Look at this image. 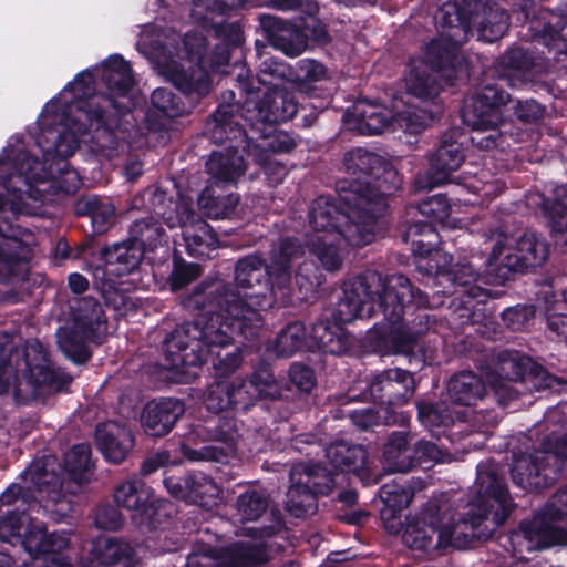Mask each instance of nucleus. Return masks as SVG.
<instances>
[{"label":"nucleus","instance_id":"nucleus-22","mask_svg":"<svg viewBox=\"0 0 567 567\" xmlns=\"http://www.w3.org/2000/svg\"><path fill=\"white\" fill-rule=\"evenodd\" d=\"M247 93L246 107L249 112L254 109L257 120L261 122H285L292 118L298 111L297 103L282 87L247 89Z\"/></svg>","mask_w":567,"mask_h":567},{"label":"nucleus","instance_id":"nucleus-21","mask_svg":"<svg viewBox=\"0 0 567 567\" xmlns=\"http://www.w3.org/2000/svg\"><path fill=\"white\" fill-rule=\"evenodd\" d=\"M433 228L425 223H417L409 226L404 239H411L412 250L417 255L416 267L426 275H446L452 276L450 265L451 255L440 250L430 249L427 245L432 244L430 238H434Z\"/></svg>","mask_w":567,"mask_h":567},{"label":"nucleus","instance_id":"nucleus-37","mask_svg":"<svg viewBox=\"0 0 567 567\" xmlns=\"http://www.w3.org/2000/svg\"><path fill=\"white\" fill-rule=\"evenodd\" d=\"M268 505V498L261 491L247 488L236 499L234 520L240 524L257 522Z\"/></svg>","mask_w":567,"mask_h":567},{"label":"nucleus","instance_id":"nucleus-29","mask_svg":"<svg viewBox=\"0 0 567 567\" xmlns=\"http://www.w3.org/2000/svg\"><path fill=\"white\" fill-rule=\"evenodd\" d=\"M184 413L182 403L173 399L148 402L141 414L144 431L152 436L167 434Z\"/></svg>","mask_w":567,"mask_h":567},{"label":"nucleus","instance_id":"nucleus-46","mask_svg":"<svg viewBox=\"0 0 567 567\" xmlns=\"http://www.w3.org/2000/svg\"><path fill=\"white\" fill-rule=\"evenodd\" d=\"M91 467V449L89 444H76L65 454L64 468L72 480L79 482L84 480L85 474Z\"/></svg>","mask_w":567,"mask_h":567},{"label":"nucleus","instance_id":"nucleus-8","mask_svg":"<svg viewBox=\"0 0 567 567\" xmlns=\"http://www.w3.org/2000/svg\"><path fill=\"white\" fill-rule=\"evenodd\" d=\"M70 382L71 377L52 368L39 341H28L21 357L12 339L0 334V393L24 403L62 391Z\"/></svg>","mask_w":567,"mask_h":567},{"label":"nucleus","instance_id":"nucleus-62","mask_svg":"<svg viewBox=\"0 0 567 567\" xmlns=\"http://www.w3.org/2000/svg\"><path fill=\"white\" fill-rule=\"evenodd\" d=\"M547 320L549 329L567 341V313H551Z\"/></svg>","mask_w":567,"mask_h":567},{"label":"nucleus","instance_id":"nucleus-27","mask_svg":"<svg viewBox=\"0 0 567 567\" xmlns=\"http://www.w3.org/2000/svg\"><path fill=\"white\" fill-rule=\"evenodd\" d=\"M374 399L385 400L389 405L408 401L414 391L413 377L401 369H391L375 377L370 386Z\"/></svg>","mask_w":567,"mask_h":567},{"label":"nucleus","instance_id":"nucleus-16","mask_svg":"<svg viewBox=\"0 0 567 567\" xmlns=\"http://www.w3.org/2000/svg\"><path fill=\"white\" fill-rule=\"evenodd\" d=\"M547 256L546 241L535 234H524L518 239L498 234L492 248L488 267L491 271L504 278L511 271L542 266Z\"/></svg>","mask_w":567,"mask_h":567},{"label":"nucleus","instance_id":"nucleus-40","mask_svg":"<svg viewBox=\"0 0 567 567\" xmlns=\"http://www.w3.org/2000/svg\"><path fill=\"white\" fill-rule=\"evenodd\" d=\"M312 337L324 352L342 354L352 346V338L340 326L319 322L312 328Z\"/></svg>","mask_w":567,"mask_h":567},{"label":"nucleus","instance_id":"nucleus-15","mask_svg":"<svg viewBox=\"0 0 567 567\" xmlns=\"http://www.w3.org/2000/svg\"><path fill=\"white\" fill-rule=\"evenodd\" d=\"M344 164L348 173L354 177L348 190L360 185L361 194L369 202H372L378 194L385 203V194H390L401 185L396 171L378 154L362 148L352 150L347 153ZM365 206L371 210L372 203Z\"/></svg>","mask_w":567,"mask_h":567},{"label":"nucleus","instance_id":"nucleus-50","mask_svg":"<svg viewBox=\"0 0 567 567\" xmlns=\"http://www.w3.org/2000/svg\"><path fill=\"white\" fill-rule=\"evenodd\" d=\"M153 105L168 117H175L184 112L178 99L166 89H156L152 94Z\"/></svg>","mask_w":567,"mask_h":567},{"label":"nucleus","instance_id":"nucleus-1","mask_svg":"<svg viewBox=\"0 0 567 567\" xmlns=\"http://www.w3.org/2000/svg\"><path fill=\"white\" fill-rule=\"evenodd\" d=\"M96 70L110 91L107 99L93 95L90 71L80 72L58 97L45 104L38 117L40 133L34 147L25 151L19 143L0 154V278L12 275L29 256L28 247L9 236L12 218L39 214L44 194L51 189L73 193L80 187V176L69 168L68 158L89 128L96 124L95 151L110 157L115 148L113 133L100 126L102 109L109 104L118 113L131 110L133 76L120 55L110 56Z\"/></svg>","mask_w":567,"mask_h":567},{"label":"nucleus","instance_id":"nucleus-30","mask_svg":"<svg viewBox=\"0 0 567 567\" xmlns=\"http://www.w3.org/2000/svg\"><path fill=\"white\" fill-rule=\"evenodd\" d=\"M413 495L414 492L411 487L396 483L385 484L381 487L380 496L384 502L381 517L385 529L391 534L400 532L402 522L398 514L410 505Z\"/></svg>","mask_w":567,"mask_h":567},{"label":"nucleus","instance_id":"nucleus-45","mask_svg":"<svg viewBox=\"0 0 567 567\" xmlns=\"http://www.w3.org/2000/svg\"><path fill=\"white\" fill-rule=\"evenodd\" d=\"M237 204L236 195L214 197L209 188L205 189L198 198V205L204 214L215 219L229 217Z\"/></svg>","mask_w":567,"mask_h":567},{"label":"nucleus","instance_id":"nucleus-25","mask_svg":"<svg viewBox=\"0 0 567 567\" xmlns=\"http://www.w3.org/2000/svg\"><path fill=\"white\" fill-rule=\"evenodd\" d=\"M427 61L412 60L405 84L409 94L421 99H433L441 91V83L436 79L439 71L447 72V68L435 55L426 53Z\"/></svg>","mask_w":567,"mask_h":567},{"label":"nucleus","instance_id":"nucleus-56","mask_svg":"<svg viewBox=\"0 0 567 567\" xmlns=\"http://www.w3.org/2000/svg\"><path fill=\"white\" fill-rule=\"evenodd\" d=\"M123 516L117 508L105 505L100 507L95 514V524L99 528L116 530L123 525Z\"/></svg>","mask_w":567,"mask_h":567},{"label":"nucleus","instance_id":"nucleus-34","mask_svg":"<svg viewBox=\"0 0 567 567\" xmlns=\"http://www.w3.org/2000/svg\"><path fill=\"white\" fill-rule=\"evenodd\" d=\"M237 430L234 424L229 422L223 423L217 432L216 440L225 443L226 449L219 445L205 446L200 451H192L188 447H184V455L192 461L209 460L215 462H224L229 455L235 453V443L237 440Z\"/></svg>","mask_w":567,"mask_h":567},{"label":"nucleus","instance_id":"nucleus-18","mask_svg":"<svg viewBox=\"0 0 567 567\" xmlns=\"http://www.w3.org/2000/svg\"><path fill=\"white\" fill-rule=\"evenodd\" d=\"M117 506L131 512L133 523L141 529H155L162 524L165 512L156 504L153 491L137 480L122 482L114 491Z\"/></svg>","mask_w":567,"mask_h":567},{"label":"nucleus","instance_id":"nucleus-52","mask_svg":"<svg viewBox=\"0 0 567 567\" xmlns=\"http://www.w3.org/2000/svg\"><path fill=\"white\" fill-rule=\"evenodd\" d=\"M388 409L380 406L378 411L374 409L355 410L351 413L353 424L360 429H369L381 422L390 423L391 420L386 415Z\"/></svg>","mask_w":567,"mask_h":567},{"label":"nucleus","instance_id":"nucleus-43","mask_svg":"<svg viewBox=\"0 0 567 567\" xmlns=\"http://www.w3.org/2000/svg\"><path fill=\"white\" fill-rule=\"evenodd\" d=\"M450 29L451 32L447 33V39H437L427 45V54L431 56L435 55L446 68L454 65V62L457 60V47L462 43L463 38L466 37L461 24L451 25Z\"/></svg>","mask_w":567,"mask_h":567},{"label":"nucleus","instance_id":"nucleus-20","mask_svg":"<svg viewBox=\"0 0 567 567\" xmlns=\"http://www.w3.org/2000/svg\"><path fill=\"white\" fill-rule=\"evenodd\" d=\"M240 534L248 539L225 550L216 558L214 567H260L268 560L266 544L274 534V527H243Z\"/></svg>","mask_w":567,"mask_h":567},{"label":"nucleus","instance_id":"nucleus-13","mask_svg":"<svg viewBox=\"0 0 567 567\" xmlns=\"http://www.w3.org/2000/svg\"><path fill=\"white\" fill-rule=\"evenodd\" d=\"M565 458H567V434L553 435L543 443L542 450L514 460L513 481L525 489L543 488L557 480Z\"/></svg>","mask_w":567,"mask_h":567},{"label":"nucleus","instance_id":"nucleus-2","mask_svg":"<svg viewBox=\"0 0 567 567\" xmlns=\"http://www.w3.org/2000/svg\"><path fill=\"white\" fill-rule=\"evenodd\" d=\"M301 256L302 250L293 239H281L274 246L268 266L257 256L245 257L237 261L234 287L218 282L197 287L184 305L231 317L239 331L250 336L261 327L262 312L274 306L277 293L288 287L291 268Z\"/></svg>","mask_w":567,"mask_h":567},{"label":"nucleus","instance_id":"nucleus-59","mask_svg":"<svg viewBox=\"0 0 567 567\" xmlns=\"http://www.w3.org/2000/svg\"><path fill=\"white\" fill-rule=\"evenodd\" d=\"M514 113L519 120L525 122H532L536 121L542 116L543 109L539 103L530 100L517 102L514 106Z\"/></svg>","mask_w":567,"mask_h":567},{"label":"nucleus","instance_id":"nucleus-63","mask_svg":"<svg viewBox=\"0 0 567 567\" xmlns=\"http://www.w3.org/2000/svg\"><path fill=\"white\" fill-rule=\"evenodd\" d=\"M477 274L473 272L471 267L462 266L458 270L453 272L451 280L457 286L465 288L476 281Z\"/></svg>","mask_w":567,"mask_h":567},{"label":"nucleus","instance_id":"nucleus-9","mask_svg":"<svg viewBox=\"0 0 567 567\" xmlns=\"http://www.w3.org/2000/svg\"><path fill=\"white\" fill-rule=\"evenodd\" d=\"M486 380L497 401L506 405L519 395L533 391L556 389L559 380L530 358L516 352L502 353L496 367L487 373Z\"/></svg>","mask_w":567,"mask_h":567},{"label":"nucleus","instance_id":"nucleus-39","mask_svg":"<svg viewBox=\"0 0 567 567\" xmlns=\"http://www.w3.org/2000/svg\"><path fill=\"white\" fill-rule=\"evenodd\" d=\"M104 323L103 310L93 298L79 301L74 311V328L84 338H93Z\"/></svg>","mask_w":567,"mask_h":567},{"label":"nucleus","instance_id":"nucleus-24","mask_svg":"<svg viewBox=\"0 0 567 567\" xmlns=\"http://www.w3.org/2000/svg\"><path fill=\"white\" fill-rule=\"evenodd\" d=\"M178 223L189 255L210 257V254L219 247L212 227L202 219H195L187 204H182L178 208Z\"/></svg>","mask_w":567,"mask_h":567},{"label":"nucleus","instance_id":"nucleus-35","mask_svg":"<svg viewBox=\"0 0 567 567\" xmlns=\"http://www.w3.org/2000/svg\"><path fill=\"white\" fill-rule=\"evenodd\" d=\"M450 399L460 405H473L482 399L484 385L472 372H462L454 375L447 385Z\"/></svg>","mask_w":567,"mask_h":567},{"label":"nucleus","instance_id":"nucleus-47","mask_svg":"<svg viewBox=\"0 0 567 567\" xmlns=\"http://www.w3.org/2000/svg\"><path fill=\"white\" fill-rule=\"evenodd\" d=\"M554 203L549 207L550 199L547 198L542 204V209L549 217L551 228L556 233L567 230V189L563 186L553 188Z\"/></svg>","mask_w":567,"mask_h":567},{"label":"nucleus","instance_id":"nucleus-31","mask_svg":"<svg viewBox=\"0 0 567 567\" xmlns=\"http://www.w3.org/2000/svg\"><path fill=\"white\" fill-rule=\"evenodd\" d=\"M143 252L131 239L105 248L103 259L105 271L113 276H124L133 271L141 262Z\"/></svg>","mask_w":567,"mask_h":567},{"label":"nucleus","instance_id":"nucleus-48","mask_svg":"<svg viewBox=\"0 0 567 567\" xmlns=\"http://www.w3.org/2000/svg\"><path fill=\"white\" fill-rule=\"evenodd\" d=\"M131 241L140 246L142 252L145 249H154L163 238L161 227L152 219L135 223L131 229Z\"/></svg>","mask_w":567,"mask_h":567},{"label":"nucleus","instance_id":"nucleus-3","mask_svg":"<svg viewBox=\"0 0 567 567\" xmlns=\"http://www.w3.org/2000/svg\"><path fill=\"white\" fill-rule=\"evenodd\" d=\"M484 494L471 503V518L456 519L453 505L445 495L431 498L420 514L410 516L402 539L412 550L432 553L449 546L461 548L471 538L492 533L504 523L511 499L501 478L478 471Z\"/></svg>","mask_w":567,"mask_h":567},{"label":"nucleus","instance_id":"nucleus-57","mask_svg":"<svg viewBox=\"0 0 567 567\" xmlns=\"http://www.w3.org/2000/svg\"><path fill=\"white\" fill-rule=\"evenodd\" d=\"M289 378L297 389L303 392H309L316 384L313 371L303 364H292Z\"/></svg>","mask_w":567,"mask_h":567},{"label":"nucleus","instance_id":"nucleus-64","mask_svg":"<svg viewBox=\"0 0 567 567\" xmlns=\"http://www.w3.org/2000/svg\"><path fill=\"white\" fill-rule=\"evenodd\" d=\"M168 460L166 452L157 453L155 456L146 460L142 465V472L144 474H151L155 472L161 465L165 464Z\"/></svg>","mask_w":567,"mask_h":567},{"label":"nucleus","instance_id":"nucleus-26","mask_svg":"<svg viewBox=\"0 0 567 567\" xmlns=\"http://www.w3.org/2000/svg\"><path fill=\"white\" fill-rule=\"evenodd\" d=\"M463 159L464 155L458 143L444 142L431 159V165L425 176L416 179V187L420 189H431L452 181L453 172L461 166Z\"/></svg>","mask_w":567,"mask_h":567},{"label":"nucleus","instance_id":"nucleus-49","mask_svg":"<svg viewBox=\"0 0 567 567\" xmlns=\"http://www.w3.org/2000/svg\"><path fill=\"white\" fill-rule=\"evenodd\" d=\"M414 466L416 464L424 468L430 467L434 463H443L446 460L445 454L433 443L420 441L414 450H412Z\"/></svg>","mask_w":567,"mask_h":567},{"label":"nucleus","instance_id":"nucleus-33","mask_svg":"<svg viewBox=\"0 0 567 567\" xmlns=\"http://www.w3.org/2000/svg\"><path fill=\"white\" fill-rule=\"evenodd\" d=\"M93 555L100 564L105 566L121 561L124 567H140V560L134 556L128 544L117 539L109 537L97 539L93 546Z\"/></svg>","mask_w":567,"mask_h":567},{"label":"nucleus","instance_id":"nucleus-60","mask_svg":"<svg viewBox=\"0 0 567 567\" xmlns=\"http://www.w3.org/2000/svg\"><path fill=\"white\" fill-rule=\"evenodd\" d=\"M465 188L473 193L482 194L483 197L492 198L497 194L494 183L483 182L481 178L471 177L463 183Z\"/></svg>","mask_w":567,"mask_h":567},{"label":"nucleus","instance_id":"nucleus-58","mask_svg":"<svg viewBox=\"0 0 567 567\" xmlns=\"http://www.w3.org/2000/svg\"><path fill=\"white\" fill-rule=\"evenodd\" d=\"M421 212L440 223H445L450 214V205L445 197L433 196L421 205Z\"/></svg>","mask_w":567,"mask_h":567},{"label":"nucleus","instance_id":"nucleus-51","mask_svg":"<svg viewBox=\"0 0 567 567\" xmlns=\"http://www.w3.org/2000/svg\"><path fill=\"white\" fill-rule=\"evenodd\" d=\"M91 220L97 231H104L111 224L115 208L111 203H102L96 198L87 199Z\"/></svg>","mask_w":567,"mask_h":567},{"label":"nucleus","instance_id":"nucleus-6","mask_svg":"<svg viewBox=\"0 0 567 567\" xmlns=\"http://www.w3.org/2000/svg\"><path fill=\"white\" fill-rule=\"evenodd\" d=\"M207 39L197 32H187L183 49L173 48L172 39L153 25H145L137 49L152 60L158 72L184 93L204 95L209 91L208 69L218 70L228 64L229 45L215 44V52L206 56Z\"/></svg>","mask_w":567,"mask_h":567},{"label":"nucleus","instance_id":"nucleus-53","mask_svg":"<svg viewBox=\"0 0 567 567\" xmlns=\"http://www.w3.org/2000/svg\"><path fill=\"white\" fill-rule=\"evenodd\" d=\"M419 417L423 425L430 429L447 426L454 423V417L451 413L443 412L433 405L419 406Z\"/></svg>","mask_w":567,"mask_h":567},{"label":"nucleus","instance_id":"nucleus-10","mask_svg":"<svg viewBox=\"0 0 567 567\" xmlns=\"http://www.w3.org/2000/svg\"><path fill=\"white\" fill-rule=\"evenodd\" d=\"M509 95L494 84H488L467 99L462 110L463 122L475 131L472 142L481 148L498 146L502 135L497 127L503 121L504 106Z\"/></svg>","mask_w":567,"mask_h":567},{"label":"nucleus","instance_id":"nucleus-17","mask_svg":"<svg viewBox=\"0 0 567 567\" xmlns=\"http://www.w3.org/2000/svg\"><path fill=\"white\" fill-rule=\"evenodd\" d=\"M290 482L286 506L296 517L313 513L315 495L328 493L333 486L330 473L319 465H293L290 471Z\"/></svg>","mask_w":567,"mask_h":567},{"label":"nucleus","instance_id":"nucleus-54","mask_svg":"<svg viewBox=\"0 0 567 567\" xmlns=\"http://www.w3.org/2000/svg\"><path fill=\"white\" fill-rule=\"evenodd\" d=\"M326 78V68L315 60H301L298 62L293 81L299 82H318Z\"/></svg>","mask_w":567,"mask_h":567},{"label":"nucleus","instance_id":"nucleus-61","mask_svg":"<svg viewBox=\"0 0 567 567\" xmlns=\"http://www.w3.org/2000/svg\"><path fill=\"white\" fill-rule=\"evenodd\" d=\"M262 167L271 183H279L287 175L286 167L272 157H267V159L262 164Z\"/></svg>","mask_w":567,"mask_h":567},{"label":"nucleus","instance_id":"nucleus-55","mask_svg":"<svg viewBox=\"0 0 567 567\" xmlns=\"http://www.w3.org/2000/svg\"><path fill=\"white\" fill-rule=\"evenodd\" d=\"M200 274L196 264L176 262L171 275V287L173 290H179L188 282L195 280Z\"/></svg>","mask_w":567,"mask_h":567},{"label":"nucleus","instance_id":"nucleus-28","mask_svg":"<svg viewBox=\"0 0 567 567\" xmlns=\"http://www.w3.org/2000/svg\"><path fill=\"white\" fill-rule=\"evenodd\" d=\"M95 441L105 460L115 464L123 462L134 445L131 431L113 421L96 427Z\"/></svg>","mask_w":567,"mask_h":567},{"label":"nucleus","instance_id":"nucleus-42","mask_svg":"<svg viewBox=\"0 0 567 567\" xmlns=\"http://www.w3.org/2000/svg\"><path fill=\"white\" fill-rule=\"evenodd\" d=\"M326 455L333 466L349 471L361 468L367 458V452L362 446L344 442L331 444L326 450Z\"/></svg>","mask_w":567,"mask_h":567},{"label":"nucleus","instance_id":"nucleus-7","mask_svg":"<svg viewBox=\"0 0 567 567\" xmlns=\"http://www.w3.org/2000/svg\"><path fill=\"white\" fill-rule=\"evenodd\" d=\"M256 332L245 336L239 331L236 319L207 310L194 322L173 331L166 340V359L171 369L186 373L188 368L199 367L210 358L219 374H229L243 359L240 349L231 347L235 333L250 338Z\"/></svg>","mask_w":567,"mask_h":567},{"label":"nucleus","instance_id":"nucleus-44","mask_svg":"<svg viewBox=\"0 0 567 567\" xmlns=\"http://www.w3.org/2000/svg\"><path fill=\"white\" fill-rule=\"evenodd\" d=\"M305 340V324L302 322H292L278 334L275 343V351L278 355L290 357L302 349Z\"/></svg>","mask_w":567,"mask_h":567},{"label":"nucleus","instance_id":"nucleus-19","mask_svg":"<svg viewBox=\"0 0 567 567\" xmlns=\"http://www.w3.org/2000/svg\"><path fill=\"white\" fill-rule=\"evenodd\" d=\"M557 507V516H567V492L556 495L553 503ZM514 553L524 558V553H530L559 544L567 546V530L556 526L540 527L538 520L522 526L520 530L511 536Z\"/></svg>","mask_w":567,"mask_h":567},{"label":"nucleus","instance_id":"nucleus-12","mask_svg":"<svg viewBox=\"0 0 567 567\" xmlns=\"http://www.w3.org/2000/svg\"><path fill=\"white\" fill-rule=\"evenodd\" d=\"M394 107L396 110L395 117H393L392 111L384 106L359 102L354 105L352 112L346 114L344 122L351 131L360 134L377 135L395 126L411 134H416L433 120L432 113L425 110L414 107L401 111L398 102H395Z\"/></svg>","mask_w":567,"mask_h":567},{"label":"nucleus","instance_id":"nucleus-4","mask_svg":"<svg viewBox=\"0 0 567 567\" xmlns=\"http://www.w3.org/2000/svg\"><path fill=\"white\" fill-rule=\"evenodd\" d=\"M408 303L417 307L429 305L427 297L414 289L402 275H392L385 279L379 272L367 271L361 277L344 282L336 318L341 322H351L357 318L370 317L377 305L391 327L385 331L386 339L380 346L384 353H405L410 346L427 330V323L417 326L402 323L401 319Z\"/></svg>","mask_w":567,"mask_h":567},{"label":"nucleus","instance_id":"nucleus-38","mask_svg":"<svg viewBox=\"0 0 567 567\" xmlns=\"http://www.w3.org/2000/svg\"><path fill=\"white\" fill-rule=\"evenodd\" d=\"M383 466L388 472H406L414 467L412 450L403 433H394L383 451Z\"/></svg>","mask_w":567,"mask_h":567},{"label":"nucleus","instance_id":"nucleus-5","mask_svg":"<svg viewBox=\"0 0 567 567\" xmlns=\"http://www.w3.org/2000/svg\"><path fill=\"white\" fill-rule=\"evenodd\" d=\"M361 190L360 185L343 190L339 205L324 196L311 204L306 245L328 270L339 268L347 246L362 247L375 239L378 218L386 210V203L377 194L369 210L365 204L370 202Z\"/></svg>","mask_w":567,"mask_h":567},{"label":"nucleus","instance_id":"nucleus-11","mask_svg":"<svg viewBox=\"0 0 567 567\" xmlns=\"http://www.w3.org/2000/svg\"><path fill=\"white\" fill-rule=\"evenodd\" d=\"M55 458L47 456L34 461L22 474L24 486L10 485L0 496V506L13 505L18 502L28 503L30 488L33 486L39 493H45L43 507L63 517L71 509L70 501L60 493V477L55 473Z\"/></svg>","mask_w":567,"mask_h":567},{"label":"nucleus","instance_id":"nucleus-23","mask_svg":"<svg viewBox=\"0 0 567 567\" xmlns=\"http://www.w3.org/2000/svg\"><path fill=\"white\" fill-rule=\"evenodd\" d=\"M164 485L175 498L200 506L212 507L217 504L220 488L208 475L196 472L184 477H167Z\"/></svg>","mask_w":567,"mask_h":567},{"label":"nucleus","instance_id":"nucleus-36","mask_svg":"<svg viewBox=\"0 0 567 567\" xmlns=\"http://www.w3.org/2000/svg\"><path fill=\"white\" fill-rule=\"evenodd\" d=\"M507 20L506 12L497 4L483 7L482 12L474 18L478 38L485 42L499 39L507 30Z\"/></svg>","mask_w":567,"mask_h":567},{"label":"nucleus","instance_id":"nucleus-41","mask_svg":"<svg viewBox=\"0 0 567 567\" xmlns=\"http://www.w3.org/2000/svg\"><path fill=\"white\" fill-rule=\"evenodd\" d=\"M258 83L261 89H279L286 80L292 79L290 68L277 58L261 53L259 55Z\"/></svg>","mask_w":567,"mask_h":567},{"label":"nucleus","instance_id":"nucleus-32","mask_svg":"<svg viewBox=\"0 0 567 567\" xmlns=\"http://www.w3.org/2000/svg\"><path fill=\"white\" fill-rule=\"evenodd\" d=\"M207 169L216 183H235L245 173L246 165L237 151L227 148L210 155Z\"/></svg>","mask_w":567,"mask_h":567},{"label":"nucleus","instance_id":"nucleus-14","mask_svg":"<svg viewBox=\"0 0 567 567\" xmlns=\"http://www.w3.org/2000/svg\"><path fill=\"white\" fill-rule=\"evenodd\" d=\"M279 395L280 388L274 375L268 370H260L249 381L236 378L213 383L207 390L206 405L214 412L233 406L246 409L259 398L275 399Z\"/></svg>","mask_w":567,"mask_h":567}]
</instances>
